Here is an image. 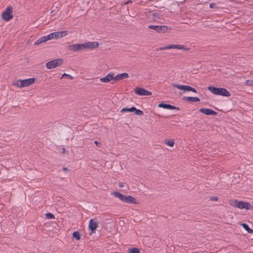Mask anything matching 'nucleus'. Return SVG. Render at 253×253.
Here are the masks:
<instances>
[{"instance_id":"obj_1","label":"nucleus","mask_w":253,"mask_h":253,"mask_svg":"<svg viewBox=\"0 0 253 253\" xmlns=\"http://www.w3.org/2000/svg\"><path fill=\"white\" fill-rule=\"evenodd\" d=\"M208 89L211 92L215 95H221L226 97H229L231 95L229 92L225 88L209 86L208 87Z\"/></svg>"},{"instance_id":"obj_2","label":"nucleus","mask_w":253,"mask_h":253,"mask_svg":"<svg viewBox=\"0 0 253 253\" xmlns=\"http://www.w3.org/2000/svg\"><path fill=\"white\" fill-rule=\"evenodd\" d=\"M112 195H114L116 197L118 198L122 202H125L126 203L134 204L137 203L136 201V199L131 196H126L119 192H113L112 193Z\"/></svg>"},{"instance_id":"obj_3","label":"nucleus","mask_w":253,"mask_h":253,"mask_svg":"<svg viewBox=\"0 0 253 253\" xmlns=\"http://www.w3.org/2000/svg\"><path fill=\"white\" fill-rule=\"evenodd\" d=\"M230 205L240 209H245L249 210L251 208V205L249 203L244 201H239L237 200L230 201Z\"/></svg>"},{"instance_id":"obj_4","label":"nucleus","mask_w":253,"mask_h":253,"mask_svg":"<svg viewBox=\"0 0 253 253\" xmlns=\"http://www.w3.org/2000/svg\"><path fill=\"white\" fill-rule=\"evenodd\" d=\"M148 28L155 30L158 33L169 32L171 30L170 27L165 25H149Z\"/></svg>"},{"instance_id":"obj_5","label":"nucleus","mask_w":253,"mask_h":253,"mask_svg":"<svg viewBox=\"0 0 253 253\" xmlns=\"http://www.w3.org/2000/svg\"><path fill=\"white\" fill-rule=\"evenodd\" d=\"M172 48L177 49H182L184 51H188L190 49L189 48L186 47L183 45L172 44L168 45L167 46L158 47L156 49V51L172 49Z\"/></svg>"},{"instance_id":"obj_6","label":"nucleus","mask_w":253,"mask_h":253,"mask_svg":"<svg viewBox=\"0 0 253 253\" xmlns=\"http://www.w3.org/2000/svg\"><path fill=\"white\" fill-rule=\"evenodd\" d=\"M67 35V31H63L52 33L48 35L45 36V37L47 41L51 39H57L60 38H62L66 36Z\"/></svg>"},{"instance_id":"obj_7","label":"nucleus","mask_w":253,"mask_h":253,"mask_svg":"<svg viewBox=\"0 0 253 253\" xmlns=\"http://www.w3.org/2000/svg\"><path fill=\"white\" fill-rule=\"evenodd\" d=\"M63 60L61 58H57L50 61L46 63V67L48 69H52L62 64Z\"/></svg>"},{"instance_id":"obj_8","label":"nucleus","mask_w":253,"mask_h":253,"mask_svg":"<svg viewBox=\"0 0 253 253\" xmlns=\"http://www.w3.org/2000/svg\"><path fill=\"white\" fill-rule=\"evenodd\" d=\"M2 18L6 21H8L13 17L12 15V7L8 6L6 10L2 13Z\"/></svg>"},{"instance_id":"obj_9","label":"nucleus","mask_w":253,"mask_h":253,"mask_svg":"<svg viewBox=\"0 0 253 253\" xmlns=\"http://www.w3.org/2000/svg\"><path fill=\"white\" fill-rule=\"evenodd\" d=\"M134 93L140 96H150L152 92L140 87H136L134 90Z\"/></svg>"},{"instance_id":"obj_10","label":"nucleus","mask_w":253,"mask_h":253,"mask_svg":"<svg viewBox=\"0 0 253 253\" xmlns=\"http://www.w3.org/2000/svg\"><path fill=\"white\" fill-rule=\"evenodd\" d=\"M83 49H94L99 46V44L97 42H88L82 43Z\"/></svg>"},{"instance_id":"obj_11","label":"nucleus","mask_w":253,"mask_h":253,"mask_svg":"<svg viewBox=\"0 0 253 253\" xmlns=\"http://www.w3.org/2000/svg\"><path fill=\"white\" fill-rule=\"evenodd\" d=\"M174 86L176 87L177 88L180 90H183L184 91H190L195 93L197 92V90H196L195 88L189 85L175 84H174Z\"/></svg>"},{"instance_id":"obj_12","label":"nucleus","mask_w":253,"mask_h":253,"mask_svg":"<svg viewBox=\"0 0 253 253\" xmlns=\"http://www.w3.org/2000/svg\"><path fill=\"white\" fill-rule=\"evenodd\" d=\"M20 85L22 87L28 86L31 84H33L35 81V79L34 78H30L25 80H20Z\"/></svg>"},{"instance_id":"obj_13","label":"nucleus","mask_w":253,"mask_h":253,"mask_svg":"<svg viewBox=\"0 0 253 253\" xmlns=\"http://www.w3.org/2000/svg\"><path fill=\"white\" fill-rule=\"evenodd\" d=\"M68 48L70 51L76 52L83 49V47L82 43L73 44L69 45L68 46Z\"/></svg>"},{"instance_id":"obj_14","label":"nucleus","mask_w":253,"mask_h":253,"mask_svg":"<svg viewBox=\"0 0 253 253\" xmlns=\"http://www.w3.org/2000/svg\"><path fill=\"white\" fill-rule=\"evenodd\" d=\"M115 74L113 72L108 74L105 77L102 78L100 81L103 83H108L112 80H115Z\"/></svg>"},{"instance_id":"obj_15","label":"nucleus","mask_w":253,"mask_h":253,"mask_svg":"<svg viewBox=\"0 0 253 253\" xmlns=\"http://www.w3.org/2000/svg\"><path fill=\"white\" fill-rule=\"evenodd\" d=\"M97 227V220L95 219H90L88 224V228L91 230L92 233H95Z\"/></svg>"},{"instance_id":"obj_16","label":"nucleus","mask_w":253,"mask_h":253,"mask_svg":"<svg viewBox=\"0 0 253 253\" xmlns=\"http://www.w3.org/2000/svg\"><path fill=\"white\" fill-rule=\"evenodd\" d=\"M199 111L206 115H216L217 114L216 112L209 108H201Z\"/></svg>"},{"instance_id":"obj_17","label":"nucleus","mask_w":253,"mask_h":253,"mask_svg":"<svg viewBox=\"0 0 253 253\" xmlns=\"http://www.w3.org/2000/svg\"><path fill=\"white\" fill-rule=\"evenodd\" d=\"M158 107H160V108H163L164 109H170V110H173V109L179 110V108L178 107H176L175 106H172L170 104H168L160 103L158 105Z\"/></svg>"},{"instance_id":"obj_18","label":"nucleus","mask_w":253,"mask_h":253,"mask_svg":"<svg viewBox=\"0 0 253 253\" xmlns=\"http://www.w3.org/2000/svg\"><path fill=\"white\" fill-rule=\"evenodd\" d=\"M129 77V75L126 73H123L120 74H118L116 76H115V80H121L124 79H127Z\"/></svg>"},{"instance_id":"obj_19","label":"nucleus","mask_w":253,"mask_h":253,"mask_svg":"<svg viewBox=\"0 0 253 253\" xmlns=\"http://www.w3.org/2000/svg\"><path fill=\"white\" fill-rule=\"evenodd\" d=\"M183 99L186 101H190L193 102L200 101V98L197 97H184Z\"/></svg>"},{"instance_id":"obj_20","label":"nucleus","mask_w":253,"mask_h":253,"mask_svg":"<svg viewBox=\"0 0 253 253\" xmlns=\"http://www.w3.org/2000/svg\"><path fill=\"white\" fill-rule=\"evenodd\" d=\"M47 41L46 38L45 37V36H43L38 40H37L34 43L35 45H38L41 43H42L43 42H45Z\"/></svg>"},{"instance_id":"obj_21","label":"nucleus","mask_w":253,"mask_h":253,"mask_svg":"<svg viewBox=\"0 0 253 253\" xmlns=\"http://www.w3.org/2000/svg\"><path fill=\"white\" fill-rule=\"evenodd\" d=\"M241 226L249 233H253V230L251 229L246 223H241Z\"/></svg>"},{"instance_id":"obj_22","label":"nucleus","mask_w":253,"mask_h":253,"mask_svg":"<svg viewBox=\"0 0 253 253\" xmlns=\"http://www.w3.org/2000/svg\"><path fill=\"white\" fill-rule=\"evenodd\" d=\"M20 80H18L16 81H13L12 83V85L13 86H16L18 88H22V87L20 85Z\"/></svg>"},{"instance_id":"obj_23","label":"nucleus","mask_w":253,"mask_h":253,"mask_svg":"<svg viewBox=\"0 0 253 253\" xmlns=\"http://www.w3.org/2000/svg\"><path fill=\"white\" fill-rule=\"evenodd\" d=\"M135 110V107H131V108H124L121 110V112H133Z\"/></svg>"},{"instance_id":"obj_24","label":"nucleus","mask_w":253,"mask_h":253,"mask_svg":"<svg viewBox=\"0 0 253 253\" xmlns=\"http://www.w3.org/2000/svg\"><path fill=\"white\" fill-rule=\"evenodd\" d=\"M73 236L78 240L81 239L80 233L78 231H74L73 233Z\"/></svg>"},{"instance_id":"obj_25","label":"nucleus","mask_w":253,"mask_h":253,"mask_svg":"<svg viewBox=\"0 0 253 253\" xmlns=\"http://www.w3.org/2000/svg\"><path fill=\"white\" fill-rule=\"evenodd\" d=\"M165 143L170 147H173L174 144V141L173 140H165Z\"/></svg>"},{"instance_id":"obj_26","label":"nucleus","mask_w":253,"mask_h":253,"mask_svg":"<svg viewBox=\"0 0 253 253\" xmlns=\"http://www.w3.org/2000/svg\"><path fill=\"white\" fill-rule=\"evenodd\" d=\"M128 253H140V250L136 248H132L129 250Z\"/></svg>"},{"instance_id":"obj_27","label":"nucleus","mask_w":253,"mask_h":253,"mask_svg":"<svg viewBox=\"0 0 253 253\" xmlns=\"http://www.w3.org/2000/svg\"><path fill=\"white\" fill-rule=\"evenodd\" d=\"M245 84L248 86H253V80H247L245 82Z\"/></svg>"},{"instance_id":"obj_28","label":"nucleus","mask_w":253,"mask_h":253,"mask_svg":"<svg viewBox=\"0 0 253 253\" xmlns=\"http://www.w3.org/2000/svg\"><path fill=\"white\" fill-rule=\"evenodd\" d=\"M134 111H135V114L137 115L141 116L143 114V112L142 111L139 110V109H137L136 108H135V110H134Z\"/></svg>"},{"instance_id":"obj_29","label":"nucleus","mask_w":253,"mask_h":253,"mask_svg":"<svg viewBox=\"0 0 253 253\" xmlns=\"http://www.w3.org/2000/svg\"><path fill=\"white\" fill-rule=\"evenodd\" d=\"M65 77L68 78L70 80H72L73 79V77L72 76H71L70 75L66 74V73H64L62 75L61 78H62L63 77Z\"/></svg>"},{"instance_id":"obj_30","label":"nucleus","mask_w":253,"mask_h":253,"mask_svg":"<svg viewBox=\"0 0 253 253\" xmlns=\"http://www.w3.org/2000/svg\"><path fill=\"white\" fill-rule=\"evenodd\" d=\"M46 216L48 219H53L55 217L54 215L51 213H46Z\"/></svg>"},{"instance_id":"obj_31","label":"nucleus","mask_w":253,"mask_h":253,"mask_svg":"<svg viewBox=\"0 0 253 253\" xmlns=\"http://www.w3.org/2000/svg\"><path fill=\"white\" fill-rule=\"evenodd\" d=\"M210 199L212 201H218V198L215 196H211L210 197Z\"/></svg>"},{"instance_id":"obj_32","label":"nucleus","mask_w":253,"mask_h":253,"mask_svg":"<svg viewBox=\"0 0 253 253\" xmlns=\"http://www.w3.org/2000/svg\"><path fill=\"white\" fill-rule=\"evenodd\" d=\"M94 143L96 144L98 147H100L101 143L98 142L97 141L95 140L94 141Z\"/></svg>"},{"instance_id":"obj_33","label":"nucleus","mask_w":253,"mask_h":253,"mask_svg":"<svg viewBox=\"0 0 253 253\" xmlns=\"http://www.w3.org/2000/svg\"><path fill=\"white\" fill-rule=\"evenodd\" d=\"M215 5H216V4L215 3H211L210 4V7L211 8H213L215 7Z\"/></svg>"},{"instance_id":"obj_34","label":"nucleus","mask_w":253,"mask_h":253,"mask_svg":"<svg viewBox=\"0 0 253 253\" xmlns=\"http://www.w3.org/2000/svg\"><path fill=\"white\" fill-rule=\"evenodd\" d=\"M119 186L120 187L122 188L124 186V184L122 182H120L119 183Z\"/></svg>"},{"instance_id":"obj_35","label":"nucleus","mask_w":253,"mask_h":253,"mask_svg":"<svg viewBox=\"0 0 253 253\" xmlns=\"http://www.w3.org/2000/svg\"><path fill=\"white\" fill-rule=\"evenodd\" d=\"M132 3V1L130 0H128L127 1H126V2H125L124 4V5H126V4H127L128 3Z\"/></svg>"},{"instance_id":"obj_36","label":"nucleus","mask_w":253,"mask_h":253,"mask_svg":"<svg viewBox=\"0 0 253 253\" xmlns=\"http://www.w3.org/2000/svg\"><path fill=\"white\" fill-rule=\"evenodd\" d=\"M152 15L154 17H158V14L156 12L153 13Z\"/></svg>"},{"instance_id":"obj_37","label":"nucleus","mask_w":253,"mask_h":253,"mask_svg":"<svg viewBox=\"0 0 253 253\" xmlns=\"http://www.w3.org/2000/svg\"><path fill=\"white\" fill-rule=\"evenodd\" d=\"M63 170L64 171H68V169L67 168H66V167L63 168Z\"/></svg>"},{"instance_id":"obj_38","label":"nucleus","mask_w":253,"mask_h":253,"mask_svg":"<svg viewBox=\"0 0 253 253\" xmlns=\"http://www.w3.org/2000/svg\"><path fill=\"white\" fill-rule=\"evenodd\" d=\"M65 151V148H63V151Z\"/></svg>"}]
</instances>
